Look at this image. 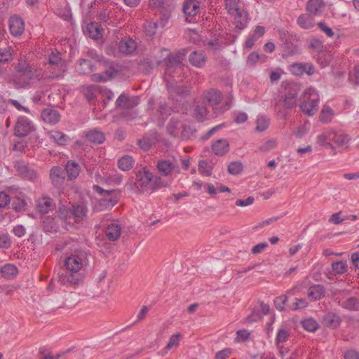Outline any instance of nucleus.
<instances>
[{"mask_svg":"<svg viewBox=\"0 0 359 359\" xmlns=\"http://www.w3.org/2000/svg\"><path fill=\"white\" fill-rule=\"evenodd\" d=\"M212 168V164L206 160H201L198 162V171L202 175L210 176Z\"/></svg>","mask_w":359,"mask_h":359,"instance_id":"41","label":"nucleus"},{"mask_svg":"<svg viewBox=\"0 0 359 359\" xmlns=\"http://www.w3.org/2000/svg\"><path fill=\"white\" fill-rule=\"evenodd\" d=\"M55 203L53 198L48 196H43L36 201V208L41 214H47L53 209Z\"/></svg>","mask_w":359,"mask_h":359,"instance_id":"16","label":"nucleus"},{"mask_svg":"<svg viewBox=\"0 0 359 359\" xmlns=\"http://www.w3.org/2000/svg\"><path fill=\"white\" fill-rule=\"evenodd\" d=\"M18 175L24 180L34 181L38 178L36 172L23 161H18L15 164Z\"/></svg>","mask_w":359,"mask_h":359,"instance_id":"10","label":"nucleus"},{"mask_svg":"<svg viewBox=\"0 0 359 359\" xmlns=\"http://www.w3.org/2000/svg\"><path fill=\"white\" fill-rule=\"evenodd\" d=\"M9 27L13 36H20L25 30L24 21L18 16H13L9 20Z\"/></svg>","mask_w":359,"mask_h":359,"instance_id":"17","label":"nucleus"},{"mask_svg":"<svg viewBox=\"0 0 359 359\" xmlns=\"http://www.w3.org/2000/svg\"><path fill=\"white\" fill-rule=\"evenodd\" d=\"M91 61L86 59H81L79 60V65L77 66V71L81 74H88L92 71Z\"/></svg>","mask_w":359,"mask_h":359,"instance_id":"43","label":"nucleus"},{"mask_svg":"<svg viewBox=\"0 0 359 359\" xmlns=\"http://www.w3.org/2000/svg\"><path fill=\"white\" fill-rule=\"evenodd\" d=\"M182 334L180 332H177L171 335L169 338L168 342L164 347L163 351L165 354L171 349H176L180 346V341L182 339Z\"/></svg>","mask_w":359,"mask_h":359,"instance_id":"33","label":"nucleus"},{"mask_svg":"<svg viewBox=\"0 0 359 359\" xmlns=\"http://www.w3.org/2000/svg\"><path fill=\"white\" fill-rule=\"evenodd\" d=\"M287 300V297L286 295H281L276 297L274 300V304L276 308L279 311L284 310Z\"/></svg>","mask_w":359,"mask_h":359,"instance_id":"54","label":"nucleus"},{"mask_svg":"<svg viewBox=\"0 0 359 359\" xmlns=\"http://www.w3.org/2000/svg\"><path fill=\"white\" fill-rule=\"evenodd\" d=\"M182 9L187 16H195L199 12L200 3L197 0H185Z\"/></svg>","mask_w":359,"mask_h":359,"instance_id":"21","label":"nucleus"},{"mask_svg":"<svg viewBox=\"0 0 359 359\" xmlns=\"http://www.w3.org/2000/svg\"><path fill=\"white\" fill-rule=\"evenodd\" d=\"M1 273L4 278L11 279L17 275L18 269L13 264H8L1 269Z\"/></svg>","mask_w":359,"mask_h":359,"instance_id":"38","label":"nucleus"},{"mask_svg":"<svg viewBox=\"0 0 359 359\" xmlns=\"http://www.w3.org/2000/svg\"><path fill=\"white\" fill-rule=\"evenodd\" d=\"M302 327L309 332H314L318 328V323L312 318H307L302 321Z\"/></svg>","mask_w":359,"mask_h":359,"instance_id":"50","label":"nucleus"},{"mask_svg":"<svg viewBox=\"0 0 359 359\" xmlns=\"http://www.w3.org/2000/svg\"><path fill=\"white\" fill-rule=\"evenodd\" d=\"M121 233V226L116 223H111L105 229V235L110 241H117Z\"/></svg>","mask_w":359,"mask_h":359,"instance_id":"28","label":"nucleus"},{"mask_svg":"<svg viewBox=\"0 0 359 359\" xmlns=\"http://www.w3.org/2000/svg\"><path fill=\"white\" fill-rule=\"evenodd\" d=\"M334 115L332 109L327 105H324L320 113L319 120L323 123H327L332 120Z\"/></svg>","mask_w":359,"mask_h":359,"instance_id":"36","label":"nucleus"},{"mask_svg":"<svg viewBox=\"0 0 359 359\" xmlns=\"http://www.w3.org/2000/svg\"><path fill=\"white\" fill-rule=\"evenodd\" d=\"M87 139L95 144H102L105 140L104 134L97 130H93L86 135Z\"/></svg>","mask_w":359,"mask_h":359,"instance_id":"35","label":"nucleus"},{"mask_svg":"<svg viewBox=\"0 0 359 359\" xmlns=\"http://www.w3.org/2000/svg\"><path fill=\"white\" fill-rule=\"evenodd\" d=\"M18 76L22 80V86L29 83V81L39 76L36 71L25 61L20 60L15 67Z\"/></svg>","mask_w":359,"mask_h":359,"instance_id":"8","label":"nucleus"},{"mask_svg":"<svg viewBox=\"0 0 359 359\" xmlns=\"http://www.w3.org/2000/svg\"><path fill=\"white\" fill-rule=\"evenodd\" d=\"M189 62L196 67L203 66L206 62V56L203 51H194L189 55Z\"/></svg>","mask_w":359,"mask_h":359,"instance_id":"30","label":"nucleus"},{"mask_svg":"<svg viewBox=\"0 0 359 359\" xmlns=\"http://www.w3.org/2000/svg\"><path fill=\"white\" fill-rule=\"evenodd\" d=\"M10 201L9 195L4 191L0 192V208L6 207L10 203Z\"/></svg>","mask_w":359,"mask_h":359,"instance_id":"64","label":"nucleus"},{"mask_svg":"<svg viewBox=\"0 0 359 359\" xmlns=\"http://www.w3.org/2000/svg\"><path fill=\"white\" fill-rule=\"evenodd\" d=\"M43 226L45 231L48 232L55 231L57 225L54 221V219L46 217L43 222Z\"/></svg>","mask_w":359,"mask_h":359,"instance_id":"51","label":"nucleus"},{"mask_svg":"<svg viewBox=\"0 0 359 359\" xmlns=\"http://www.w3.org/2000/svg\"><path fill=\"white\" fill-rule=\"evenodd\" d=\"M156 168L159 172L164 176L170 175L174 169V165L168 160H159L157 162Z\"/></svg>","mask_w":359,"mask_h":359,"instance_id":"34","label":"nucleus"},{"mask_svg":"<svg viewBox=\"0 0 359 359\" xmlns=\"http://www.w3.org/2000/svg\"><path fill=\"white\" fill-rule=\"evenodd\" d=\"M225 8L234 18L236 28L243 29L248 22V13L241 0H224Z\"/></svg>","mask_w":359,"mask_h":359,"instance_id":"5","label":"nucleus"},{"mask_svg":"<svg viewBox=\"0 0 359 359\" xmlns=\"http://www.w3.org/2000/svg\"><path fill=\"white\" fill-rule=\"evenodd\" d=\"M334 137V130L332 129L326 130L323 133L317 136V144L320 146L327 147L330 149L333 148V145L330 141L333 142Z\"/></svg>","mask_w":359,"mask_h":359,"instance_id":"22","label":"nucleus"},{"mask_svg":"<svg viewBox=\"0 0 359 359\" xmlns=\"http://www.w3.org/2000/svg\"><path fill=\"white\" fill-rule=\"evenodd\" d=\"M290 337V330L286 327H281L278 329L276 337V344L280 345L286 342Z\"/></svg>","mask_w":359,"mask_h":359,"instance_id":"37","label":"nucleus"},{"mask_svg":"<svg viewBox=\"0 0 359 359\" xmlns=\"http://www.w3.org/2000/svg\"><path fill=\"white\" fill-rule=\"evenodd\" d=\"M134 159L132 156L126 155L118 160V168L122 170H129L133 168Z\"/></svg>","mask_w":359,"mask_h":359,"instance_id":"39","label":"nucleus"},{"mask_svg":"<svg viewBox=\"0 0 359 359\" xmlns=\"http://www.w3.org/2000/svg\"><path fill=\"white\" fill-rule=\"evenodd\" d=\"M229 149V144L226 140L221 139L212 144V150L217 156H223L226 154Z\"/></svg>","mask_w":359,"mask_h":359,"instance_id":"29","label":"nucleus"},{"mask_svg":"<svg viewBox=\"0 0 359 359\" xmlns=\"http://www.w3.org/2000/svg\"><path fill=\"white\" fill-rule=\"evenodd\" d=\"M118 48L121 53L130 54L136 50L137 44L133 39H127L119 42Z\"/></svg>","mask_w":359,"mask_h":359,"instance_id":"31","label":"nucleus"},{"mask_svg":"<svg viewBox=\"0 0 359 359\" xmlns=\"http://www.w3.org/2000/svg\"><path fill=\"white\" fill-rule=\"evenodd\" d=\"M180 125V121L177 119H171L167 126V130L168 133L170 135L175 137L177 134Z\"/></svg>","mask_w":359,"mask_h":359,"instance_id":"49","label":"nucleus"},{"mask_svg":"<svg viewBox=\"0 0 359 359\" xmlns=\"http://www.w3.org/2000/svg\"><path fill=\"white\" fill-rule=\"evenodd\" d=\"M256 130L263 132L266 130L269 125V120L265 116H261L257 119Z\"/></svg>","mask_w":359,"mask_h":359,"instance_id":"47","label":"nucleus"},{"mask_svg":"<svg viewBox=\"0 0 359 359\" xmlns=\"http://www.w3.org/2000/svg\"><path fill=\"white\" fill-rule=\"evenodd\" d=\"M314 15L310 13H304L300 15L297 19V25L304 29H311L316 25Z\"/></svg>","mask_w":359,"mask_h":359,"instance_id":"19","label":"nucleus"},{"mask_svg":"<svg viewBox=\"0 0 359 359\" xmlns=\"http://www.w3.org/2000/svg\"><path fill=\"white\" fill-rule=\"evenodd\" d=\"M304 65L302 63L293 64L290 66L291 72L296 75H301L304 74Z\"/></svg>","mask_w":359,"mask_h":359,"instance_id":"61","label":"nucleus"},{"mask_svg":"<svg viewBox=\"0 0 359 359\" xmlns=\"http://www.w3.org/2000/svg\"><path fill=\"white\" fill-rule=\"evenodd\" d=\"M323 323L326 327L336 328L339 325L341 319L335 313H328L323 317Z\"/></svg>","mask_w":359,"mask_h":359,"instance_id":"32","label":"nucleus"},{"mask_svg":"<svg viewBox=\"0 0 359 359\" xmlns=\"http://www.w3.org/2000/svg\"><path fill=\"white\" fill-rule=\"evenodd\" d=\"M50 179L54 187H60L65 180L64 170L59 166L53 167L50 170Z\"/></svg>","mask_w":359,"mask_h":359,"instance_id":"14","label":"nucleus"},{"mask_svg":"<svg viewBox=\"0 0 359 359\" xmlns=\"http://www.w3.org/2000/svg\"><path fill=\"white\" fill-rule=\"evenodd\" d=\"M118 67L117 65L114 63H111L109 65V68L106 69L104 72V76L107 80L114 77L118 72Z\"/></svg>","mask_w":359,"mask_h":359,"instance_id":"52","label":"nucleus"},{"mask_svg":"<svg viewBox=\"0 0 359 359\" xmlns=\"http://www.w3.org/2000/svg\"><path fill=\"white\" fill-rule=\"evenodd\" d=\"M203 98L205 102L214 107L220 103L222 94L219 90L211 88L203 93Z\"/></svg>","mask_w":359,"mask_h":359,"instance_id":"15","label":"nucleus"},{"mask_svg":"<svg viewBox=\"0 0 359 359\" xmlns=\"http://www.w3.org/2000/svg\"><path fill=\"white\" fill-rule=\"evenodd\" d=\"M50 137L58 144L65 145L69 140V137L60 131H51L49 133Z\"/></svg>","mask_w":359,"mask_h":359,"instance_id":"42","label":"nucleus"},{"mask_svg":"<svg viewBox=\"0 0 359 359\" xmlns=\"http://www.w3.org/2000/svg\"><path fill=\"white\" fill-rule=\"evenodd\" d=\"M149 7L160 15V23L164 27L174 9V4L171 0H149Z\"/></svg>","mask_w":359,"mask_h":359,"instance_id":"6","label":"nucleus"},{"mask_svg":"<svg viewBox=\"0 0 359 359\" xmlns=\"http://www.w3.org/2000/svg\"><path fill=\"white\" fill-rule=\"evenodd\" d=\"M67 178L69 180H75L81 172V166L75 161H68L65 167Z\"/></svg>","mask_w":359,"mask_h":359,"instance_id":"27","label":"nucleus"},{"mask_svg":"<svg viewBox=\"0 0 359 359\" xmlns=\"http://www.w3.org/2000/svg\"><path fill=\"white\" fill-rule=\"evenodd\" d=\"M308 303L304 299H296L295 302L290 306L292 310H297L306 308Z\"/></svg>","mask_w":359,"mask_h":359,"instance_id":"57","label":"nucleus"},{"mask_svg":"<svg viewBox=\"0 0 359 359\" xmlns=\"http://www.w3.org/2000/svg\"><path fill=\"white\" fill-rule=\"evenodd\" d=\"M13 60V49L10 46L0 48V62H8Z\"/></svg>","mask_w":359,"mask_h":359,"instance_id":"45","label":"nucleus"},{"mask_svg":"<svg viewBox=\"0 0 359 359\" xmlns=\"http://www.w3.org/2000/svg\"><path fill=\"white\" fill-rule=\"evenodd\" d=\"M284 95L273 100L274 109L281 117L286 116L285 109H291L297 106L299 88L297 85H290L286 88Z\"/></svg>","mask_w":359,"mask_h":359,"instance_id":"2","label":"nucleus"},{"mask_svg":"<svg viewBox=\"0 0 359 359\" xmlns=\"http://www.w3.org/2000/svg\"><path fill=\"white\" fill-rule=\"evenodd\" d=\"M208 114L204 104H196L194 110V116L198 121H203Z\"/></svg>","mask_w":359,"mask_h":359,"instance_id":"40","label":"nucleus"},{"mask_svg":"<svg viewBox=\"0 0 359 359\" xmlns=\"http://www.w3.org/2000/svg\"><path fill=\"white\" fill-rule=\"evenodd\" d=\"M88 259L85 252L72 255L67 257L65 264L67 271L59 275V280L62 284L76 285L82 280L83 276L80 270L87 265Z\"/></svg>","mask_w":359,"mask_h":359,"instance_id":"1","label":"nucleus"},{"mask_svg":"<svg viewBox=\"0 0 359 359\" xmlns=\"http://www.w3.org/2000/svg\"><path fill=\"white\" fill-rule=\"evenodd\" d=\"M57 213L59 219L67 231L76 227L77 225L81 224L79 222L74 220V216L71 215L69 210L65 207H60Z\"/></svg>","mask_w":359,"mask_h":359,"instance_id":"11","label":"nucleus"},{"mask_svg":"<svg viewBox=\"0 0 359 359\" xmlns=\"http://www.w3.org/2000/svg\"><path fill=\"white\" fill-rule=\"evenodd\" d=\"M130 185H134L136 190L140 192H144L153 187H165L168 186L167 183H163L159 177L154 176L152 173L145 168L139 170L136 173L135 179H132Z\"/></svg>","mask_w":359,"mask_h":359,"instance_id":"3","label":"nucleus"},{"mask_svg":"<svg viewBox=\"0 0 359 359\" xmlns=\"http://www.w3.org/2000/svg\"><path fill=\"white\" fill-rule=\"evenodd\" d=\"M317 25L320 29L328 37H332L334 36V32L332 29L325 22H320Z\"/></svg>","mask_w":359,"mask_h":359,"instance_id":"59","label":"nucleus"},{"mask_svg":"<svg viewBox=\"0 0 359 359\" xmlns=\"http://www.w3.org/2000/svg\"><path fill=\"white\" fill-rule=\"evenodd\" d=\"M268 246V244L266 243H260L256 245H255L252 250L251 252L253 255H257L259 253H261L262 251H264L266 247Z\"/></svg>","mask_w":359,"mask_h":359,"instance_id":"63","label":"nucleus"},{"mask_svg":"<svg viewBox=\"0 0 359 359\" xmlns=\"http://www.w3.org/2000/svg\"><path fill=\"white\" fill-rule=\"evenodd\" d=\"M243 164L239 161H234L228 165V172L233 175H238L243 170Z\"/></svg>","mask_w":359,"mask_h":359,"instance_id":"48","label":"nucleus"},{"mask_svg":"<svg viewBox=\"0 0 359 359\" xmlns=\"http://www.w3.org/2000/svg\"><path fill=\"white\" fill-rule=\"evenodd\" d=\"M144 31L147 35L153 36L156 33V30L157 28V23L152 22H147L144 26Z\"/></svg>","mask_w":359,"mask_h":359,"instance_id":"56","label":"nucleus"},{"mask_svg":"<svg viewBox=\"0 0 359 359\" xmlns=\"http://www.w3.org/2000/svg\"><path fill=\"white\" fill-rule=\"evenodd\" d=\"M276 147V141L275 140H269L262 144L259 149L261 151H268Z\"/></svg>","mask_w":359,"mask_h":359,"instance_id":"55","label":"nucleus"},{"mask_svg":"<svg viewBox=\"0 0 359 359\" xmlns=\"http://www.w3.org/2000/svg\"><path fill=\"white\" fill-rule=\"evenodd\" d=\"M341 306L348 310H359V301L355 297H350L346 300L340 302Z\"/></svg>","mask_w":359,"mask_h":359,"instance_id":"44","label":"nucleus"},{"mask_svg":"<svg viewBox=\"0 0 359 359\" xmlns=\"http://www.w3.org/2000/svg\"><path fill=\"white\" fill-rule=\"evenodd\" d=\"M139 103L137 97H129L126 94H121L116 101V107L126 109H131L135 107Z\"/></svg>","mask_w":359,"mask_h":359,"instance_id":"13","label":"nucleus"},{"mask_svg":"<svg viewBox=\"0 0 359 359\" xmlns=\"http://www.w3.org/2000/svg\"><path fill=\"white\" fill-rule=\"evenodd\" d=\"M161 52L165 53L166 74L170 73L172 68L181 67L182 61L183 60V55H182L181 53H177L175 55L170 54L168 53V50L165 48L161 49Z\"/></svg>","mask_w":359,"mask_h":359,"instance_id":"12","label":"nucleus"},{"mask_svg":"<svg viewBox=\"0 0 359 359\" xmlns=\"http://www.w3.org/2000/svg\"><path fill=\"white\" fill-rule=\"evenodd\" d=\"M332 268L337 273L341 274L346 271L347 264L342 261H338L332 263Z\"/></svg>","mask_w":359,"mask_h":359,"instance_id":"53","label":"nucleus"},{"mask_svg":"<svg viewBox=\"0 0 359 359\" xmlns=\"http://www.w3.org/2000/svg\"><path fill=\"white\" fill-rule=\"evenodd\" d=\"M236 334H237V337H236L237 341H241V340L246 341L248 339V338L250 335V332L246 330H238Z\"/></svg>","mask_w":359,"mask_h":359,"instance_id":"62","label":"nucleus"},{"mask_svg":"<svg viewBox=\"0 0 359 359\" xmlns=\"http://www.w3.org/2000/svg\"><path fill=\"white\" fill-rule=\"evenodd\" d=\"M325 292L326 290L323 285H313L308 289L307 296L311 300L316 301L322 299Z\"/></svg>","mask_w":359,"mask_h":359,"instance_id":"23","label":"nucleus"},{"mask_svg":"<svg viewBox=\"0 0 359 359\" xmlns=\"http://www.w3.org/2000/svg\"><path fill=\"white\" fill-rule=\"evenodd\" d=\"M69 210L71 215L74 216V220L82 223L87 216L88 209L83 205H72Z\"/></svg>","mask_w":359,"mask_h":359,"instance_id":"18","label":"nucleus"},{"mask_svg":"<svg viewBox=\"0 0 359 359\" xmlns=\"http://www.w3.org/2000/svg\"><path fill=\"white\" fill-rule=\"evenodd\" d=\"M94 189L102 196V198L98 202L100 210L111 208L117 203L118 196L115 190H104L97 185L94 186Z\"/></svg>","mask_w":359,"mask_h":359,"instance_id":"7","label":"nucleus"},{"mask_svg":"<svg viewBox=\"0 0 359 359\" xmlns=\"http://www.w3.org/2000/svg\"><path fill=\"white\" fill-rule=\"evenodd\" d=\"M83 32L86 35L94 39H98L102 36V29L96 22H90L86 26Z\"/></svg>","mask_w":359,"mask_h":359,"instance_id":"24","label":"nucleus"},{"mask_svg":"<svg viewBox=\"0 0 359 359\" xmlns=\"http://www.w3.org/2000/svg\"><path fill=\"white\" fill-rule=\"evenodd\" d=\"M35 130V126L25 117H20L15 126V135L22 137Z\"/></svg>","mask_w":359,"mask_h":359,"instance_id":"9","label":"nucleus"},{"mask_svg":"<svg viewBox=\"0 0 359 359\" xmlns=\"http://www.w3.org/2000/svg\"><path fill=\"white\" fill-rule=\"evenodd\" d=\"M309 46L316 52H320L323 48V42L317 39H312L311 40Z\"/></svg>","mask_w":359,"mask_h":359,"instance_id":"58","label":"nucleus"},{"mask_svg":"<svg viewBox=\"0 0 359 359\" xmlns=\"http://www.w3.org/2000/svg\"><path fill=\"white\" fill-rule=\"evenodd\" d=\"M41 118L47 123L55 124L59 122L60 115L57 111L53 109H45L41 111Z\"/></svg>","mask_w":359,"mask_h":359,"instance_id":"25","label":"nucleus"},{"mask_svg":"<svg viewBox=\"0 0 359 359\" xmlns=\"http://www.w3.org/2000/svg\"><path fill=\"white\" fill-rule=\"evenodd\" d=\"M325 9L323 0H309L307 3L306 10L313 15L321 14Z\"/></svg>","mask_w":359,"mask_h":359,"instance_id":"26","label":"nucleus"},{"mask_svg":"<svg viewBox=\"0 0 359 359\" xmlns=\"http://www.w3.org/2000/svg\"><path fill=\"white\" fill-rule=\"evenodd\" d=\"M349 81L354 85L359 84V67H355L354 71L349 74Z\"/></svg>","mask_w":359,"mask_h":359,"instance_id":"60","label":"nucleus"},{"mask_svg":"<svg viewBox=\"0 0 359 359\" xmlns=\"http://www.w3.org/2000/svg\"><path fill=\"white\" fill-rule=\"evenodd\" d=\"M161 64V59L146 58L138 64V69L145 74H149L155 67Z\"/></svg>","mask_w":359,"mask_h":359,"instance_id":"20","label":"nucleus"},{"mask_svg":"<svg viewBox=\"0 0 359 359\" xmlns=\"http://www.w3.org/2000/svg\"><path fill=\"white\" fill-rule=\"evenodd\" d=\"M351 138L348 135L336 133L334 131V137H333V142L338 146L341 147L344 144H346L350 141Z\"/></svg>","mask_w":359,"mask_h":359,"instance_id":"46","label":"nucleus"},{"mask_svg":"<svg viewBox=\"0 0 359 359\" xmlns=\"http://www.w3.org/2000/svg\"><path fill=\"white\" fill-rule=\"evenodd\" d=\"M319 95L312 88L306 89L300 97L299 108L308 116H313L318 110Z\"/></svg>","mask_w":359,"mask_h":359,"instance_id":"4","label":"nucleus"}]
</instances>
